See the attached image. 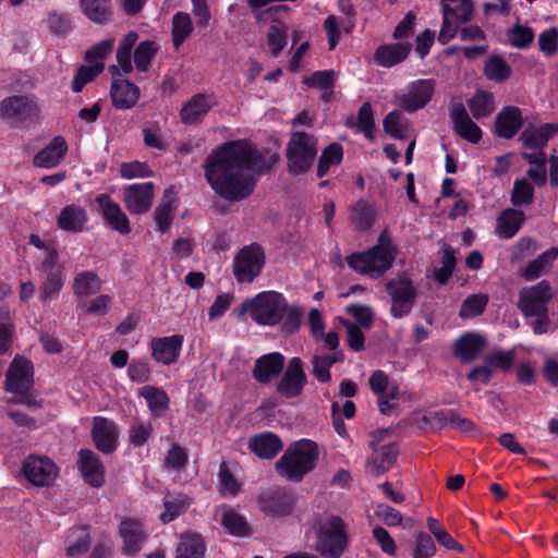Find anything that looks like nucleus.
Segmentation results:
<instances>
[{
    "instance_id": "obj_53",
    "label": "nucleus",
    "mask_w": 558,
    "mask_h": 558,
    "mask_svg": "<svg viewBox=\"0 0 558 558\" xmlns=\"http://www.w3.org/2000/svg\"><path fill=\"white\" fill-rule=\"evenodd\" d=\"M267 44L272 56H278L288 44V27L280 21H275L267 33Z\"/></svg>"
},
{
    "instance_id": "obj_55",
    "label": "nucleus",
    "mask_w": 558,
    "mask_h": 558,
    "mask_svg": "<svg viewBox=\"0 0 558 558\" xmlns=\"http://www.w3.org/2000/svg\"><path fill=\"white\" fill-rule=\"evenodd\" d=\"M165 511L160 514L163 523H169L190 506V501L183 495H167L163 499Z\"/></svg>"
},
{
    "instance_id": "obj_32",
    "label": "nucleus",
    "mask_w": 558,
    "mask_h": 558,
    "mask_svg": "<svg viewBox=\"0 0 558 558\" xmlns=\"http://www.w3.org/2000/svg\"><path fill=\"white\" fill-rule=\"evenodd\" d=\"M68 151L62 136L53 137L50 143L34 157V165L40 168H53L60 163Z\"/></svg>"
},
{
    "instance_id": "obj_7",
    "label": "nucleus",
    "mask_w": 558,
    "mask_h": 558,
    "mask_svg": "<svg viewBox=\"0 0 558 558\" xmlns=\"http://www.w3.org/2000/svg\"><path fill=\"white\" fill-rule=\"evenodd\" d=\"M265 265V253L257 243L242 247L233 259V275L239 283H251Z\"/></svg>"
},
{
    "instance_id": "obj_17",
    "label": "nucleus",
    "mask_w": 558,
    "mask_h": 558,
    "mask_svg": "<svg viewBox=\"0 0 558 558\" xmlns=\"http://www.w3.org/2000/svg\"><path fill=\"white\" fill-rule=\"evenodd\" d=\"M95 202L99 207V213L107 227L122 235L131 233V222L117 202L108 194H99Z\"/></svg>"
},
{
    "instance_id": "obj_2",
    "label": "nucleus",
    "mask_w": 558,
    "mask_h": 558,
    "mask_svg": "<svg viewBox=\"0 0 558 558\" xmlns=\"http://www.w3.org/2000/svg\"><path fill=\"white\" fill-rule=\"evenodd\" d=\"M396 253V246L392 244L388 231L385 230L379 234L375 246L348 255L345 262L357 274L377 279L392 266Z\"/></svg>"
},
{
    "instance_id": "obj_18",
    "label": "nucleus",
    "mask_w": 558,
    "mask_h": 558,
    "mask_svg": "<svg viewBox=\"0 0 558 558\" xmlns=\"http://www.w3.org/2000/svg\"><path fill=\"white\" fill-rule=\"evenodd\" d=\"M38 113V106L27 96H11L0 102V117L7 121L22 123Z\"/></svg>"
},
{
    "instance_id": "obj_16",
    "label": "nucleus",
    "mask_w": 558,
    "mask_h": 558,
    "mask_svg": "<svg viewBox=\"0 0 558 558\" xmlns=\"http://www.w3.org/2000/svg\"><path fill=\"white\" fill-rule=\"evenodd\" d=\"M338 10L345 15L344 19L339 21L336 15H328L324 22V29L330 50H333L340 40V24L345 33H351L355 26L356 11L351 0H339Z\"/></svg>"
},
{
    "instance_id": "obj_31",
    "label": "nucleus",
    "mask_w": 558,
    "mask_h": 558,
    "mask_svg": "<svg viewBox=\"0 0 558 558\" xmlns=\"http://www.w3.org/2000/svg\"><path fill=\"white\" fill-rule=\"evenodd\" d=\"M119 532L126 554L134 555L141 550L145 534L140 521L134 519L122 520Z\"/></svg>"
},
{
    "instance_id": "obj_12",
    "label": "nucleus",
    "mask_w": 558,
    "mask_h": 558,
    "mask_svg": "<svg viewBox=\"0 0 558 558\" xmlns=\"http://www.w3.org/2000/svg\"><path fill=\"white\" fill-rule=\"evenodd\" d=\"M387 429H378L372 433L369 447L373 449V454L367 461V466L374 474H380L388 471L396 462L399 454V448L396 442L383 445L377 448L386 435Z\"/></svg>"
},
{
    "instance_id": "obj_24",
    "label": "nucleus",
    "mask_w": 558,
    "mask_h": 558,
    "mask_svg": "<svg viewBox=\"0 0 558 558\" xmlns=\"http://www.w3.org/2000/svg\"><path fill=\"white\" fill-rule=\"evenodd\" d=\"M486 339L477 332L461 335L453 344V355L462 363L473 362L486 347Z\"/></svg>"
},
{
    "instance_id": "obj_34",
    "label": "nucleus",
    "mask_w": 558,
    "mask_h": 558,
    "mask_svg": "<svg viewBox=\"0 0 558 558\" xmlns=\"http://www.w3.org/2000/svg\"><path fill=\"white\" fill-rule=\"evenodd\" d=\"M87 219V213L82 206L68 205L60 211L57 225L61 230L76 233L84 230Z\"/></svg>"
},
{
    "instance_id": "obj_11",
    "label": "nucleus",
    "mask_w": 558,
    "mask_h": 558,
    "mask_svg": "<svg viewBox=\"0 0 558 558\" xmlns=\"http://www.w3.org/2000/svg\"><path fill=\"white\" fill-rule=\"evenodd\" d=\"M554 290L548 280H542L533 286L523 287L519 291L517 306L525 318L530 314L548 310L553 300Z\"/></svg>"
},
{
    "instance_id": "obj_33",
    "label": "nucleus",
    "mask_w": 558,
    "mask_h": 558,
    "mask_svg": "<svg viewBox=\"0 0 558 558\" xmlns=\"http://www.w3.org/2000/svg\"><path fill=\"white\" fill-rule=\"evenodd\" d=\"M177 210L175 195L171 189H167L160 203L154 210V221L161 233L170 230Z\"/></svg>"
},
{
    "instance_id": "obj_49",
    "label": "nucleus",
    "mask_w": 558,
    "mask_h": 558,
    "mask_svg": "<svg viewBox=\"0 0 558 558\" xmlns=\"http://www.w3.org/2000/svg\"><path fill=\"white\" fill-rule=\"evenodd\" d=\"M442 15L453 16L460 22H469L473 14L471 0H441Z\"/></svg>"
},
{
    "instance_id": "obj_20",
    "label": "nucleus",
    "mask_w": 558,
    "mask_h": 558,
    "mask_svg": "<svg viewBox=\"0 0 558 558\" xmlns=\"http://www.w3.org/2000/svg\"><path fill=\"white\" fill-rule=\"evenodd\" d=\"M449 116L457 135L472 144H476L481 141L482 130L469 116L462 102L452 101Z\"/></svg>"
},
{
    "instance_id": "obj_54",
    "label": "nucleus",
    "mask_w": 558,
    "mask_h": 558,
    "mask_svg": "<svg viewBox=\"0 0 558 558\" xmlns=\"http://www.w3.org/2000/svg\"><path fill=\"white\" fill-rule=\"evenodd\" d=\"M193 31L191 17L187 13L178 12L172 17V41L178 49Z\"/></svg>"
},
{
    "instance_id": "obj_13",
    "label": "nucleus",
    "mask_w": 558,
    "mask_h": 558,
    "mask_svg": "<svg viewBox=\"0 0 558 558\" xmlns=\"http://www.w3.org/2000/svg\"><path fill=\"white\" fill-rule=\"evenodd\" d=\"M307 384V375L304 371V364L300 357L289 360L280 380L276 385V391L279 396L292 399L302 395Z\"/></svg>"
},
{
    "instance_id": "obj_43",
    "label": "nucleus",
    "mask_w": 558,
    "mask_h": 558,
    "mask_svg": "<svg viewBox=\"0 0 558 558\" xmlns=\"http://www.w3.org/2000/svg\"><path fill=\"white\" fill-rule=\"evenodd\" d=\"M469 109L475 120L488 118L496 109L495 97L493 93L477 90L468 101Z\"/></svg>"
},
{
    "instance_id": "obj_42",
    "label": "nucleus",
    "mask_w": 558,
    "mask_h": 558,
    "mask_svg": "<svg viewBox=\"0 0 558 558\" xmlns=\"http://www.w3.org/2000/svg\"><path fill=\"white\" fill-rule=\"evenodd\" d=\"M345 125L356 131L362 132L366 138L373 140V131L375 129V122L373 117V109L369 102H364L357 112V116H351L347 118Z\"/></svg>"
},
{
    "instance_id": "obj_48",
    "label": "nucleus",
    "mask_w": 558,
    "mask_h": 558,
    "mask_svg": "<svg viewBox=\"0 0 558 558\" xmlns=\"http://www.w3.org/2000/svg\"><path fill=\"white\" fill-rule=\"evenodd\" d=\"M14 330L9 306L0 303V355L10 351Z\"/></svg>"
},
{
    "instance_id": "obj_38",
    "label": "nucleus",
    "mask_w": 558,
    "mask_h": 558,
    "mask_svg": "<svg viewBox=\"0 0 558 558\" xmlns=\"http://www.w3.org/2000/svg\"><path fill=\"white\" fill-rule=\"evenodd\" d=\"M138 396L146 400L150 414L155 417L163 416L169 410L170 399L161 388L144 386L140 389Z\"/></svg>"
},
{
    "instance_id": "obj_3",
    "label": "nucleus",
    "mask_w": 558,
    "mask_h": 558,
    "mask_svg": "<svg viewBox=\"0 0 558 558\" xmlns=\"http://www.w3.org/2000/svg\"><path fill=\"white\" fill-rule=\"evenodd\" d=\"M317 460V445L312 440L301 439L288 447L276 461L275 469L284 480L299 483L314 470Z\"/></svg>"
},
{
    "instance_id": "obj_57",
    "label": "nucleus",
    "mask_w": 558,
    "mask_h": 558,
    "mask_svg": "<svg viewBox=\"0 0 558 558\" xmlns=\"http://www.w3.org/2000/svg\"><path fill=\"white\" fill-rule=\"evenodd\" d=\"M105 69V65L101 61L95 62L92 65H82L72 82V89L75 93H78L83 89V87L92 82L98 74H100Z\"/></svg>"
},
{
    "instance_id": "obj_9",
    "label": "nucleus",
    "mask_w": 558,
    "mask_h": 558,
    "mask_svg": "<svg viewBox=\"0 0 558 558\" xmlns=\"http://www.w3.org/2000/svg\"><path fill=\"white\" fill-rule=\"evenodd\" d=\"M257 509L266 517L282 518L292 514L295 496L283 487H272L260 492L256 497Z\"/></svg>"
},
{
    "instance_id": "obj_47",
    "label": "nucleus",
    "mask_w": 558,
    "mask_h": 558,
    "mask_svg": "<svg viewBox=\"0 0 558 558\" xmlns=\"http://www.w3.org/2000/svg\"><path fill=\"white\" fill-rule=\"evenodd\" d=\"M402 109L389 112L383 121L384 131L393 138L403 140L408 131L409 121L403 116Z\"/></svg>"
},
{
    "instance_id": "obj_39",
    "label": "nucleus",
    "mask_w": 558,
    "mask_h": 558,
    "mask_svg": "<svg viewBox=\"0 0 558 558\" xmlns=\"http://www.w3.org/2000/svg\"><path fill=\"white\" fill-rule=\"evenodd\" d=\"M558 132V124L546 123L535 129H525L520 138L525 147L530 149H542L548 140Z\"/></svg>"
},
{
    "instance_id": "obj_5",
    "label": "nucleus",
    "mask_w": 558,
    "mask_h": 558,
    "mask_svg": "<svg viewBox=\"0 0 558 558\" xmlns=\"http://www.w3.org/2000/svg\"><path fill=\"white\" fill-rule=\"evenodd\" d=\"M288 310L287 299L276 291H264L242 303L240 315L247 313L258 325L275 326Z\"/></svg>"
},
{
    "instance_id": "obj_10",
    "label": "nucleus",
    "mask_w": 558,
    "mask_h": 558,
    "mask_svg": "<svg viewBox=\"0 0 558 558\" xmlns=\"http://www.w3.org/2000/svg\"><path fill=\"white\" fill-rule=\"evenodd\" d=\"M435 92L433 80H416L409 83L402 90L393 96V104L408 113L424 108Z\"/></svg>"
},
{
    "instance_id": "obj_1",
    "label": "nucleus",
    "mask_w": 558,
    "mask_h": 558,
    "mask_svg": "<svg viewBox=\"0 0 558 558\" xmlns=\"http://www.w3.org/2000/svg\"><path fill=\"white\" fill-rule=\"evenodd\" d=\"M262 154L246 141H231L217 147L204 166L211 189L226 201L248 197L263 172Z\"/></svg>"
},
{
    "instance_id": "obj_56",
    "label": "nucleus",
    "mask_w": 558,
    "mask_h": 558,
    "mask_svg": "<svg viewBox=\"0 0 558 558\" xmlns=\"http://www.w3.org/2000/svg\"><path fill=\"white\" fill-rule=\"evenodd\" d=\"M515 361V350L502 351L495 350L484 357V363L488 365V367L499 369L501 372H509Z\"/></svg>"
},
{
    "instance_id": "obj_41",
    "label": "nucleus",
    "mask_w": 558,
    "mask_h": 558,
    "mask_svg": "<svg viewBox=\"0 0 558 558\" xmlns=\"http://www.w3.org/2000/svg\"><path fill=\"white\" fill-rule=\"evenodd\" d=\"M220 523L222 526L234 536H247L250 534V526L243 515L235 509L223 506L219 509Z\"/></svg>"
},
{
    "instance_id": "obj_36",
    "label": "nucleus",
    "mask_w": 558,
    "mask_h": 558,
    "mask_svg": "<svg viewBox=\"0 0 558 558\" xmlns=\"http://www.w3.org/2000/svg\"><path fill=\"white\" fill-rule=\"evenodd\" d=\"M82 13L93 23L106 25L112 19L111 0H78Z\"/></svg>"
},
{
    "instance_id": "obj_58",
    "label": "nucleus",
    "mask_w": 558,
    "mask_h": 558,
    "mask_svg": "<svg viewBox=\"0 0 558 558\" xmlns=\"http://www.w3.org/2000/svg\"><path fill=\"white\" fill-rule=\"evenodd\" d=\"M440 263L441 267L435 271L434 278L439 284H445L452 276L456 267V252L451 246H445Z\"/></svg>"
},
{
    "instance_id": "obj_21",
    "label": "nucleus",
    "mask_w": 558,
    "mask_h": 558,
    "mask_svg": "<svg viewBox=\"0 0 558 558\" xmlns=\"http://www.w3.org/2000/svg\"><path fill=\"white\" fill-rule=\"evenodd\" d=\"M183 341L182 335L153 338L149 342L153 359L163 365L175 363L180 357Z\"/></svg>"
},
{
    "instance_id": "obj_37",
    "label": "nucleus",
    "mask_w": 558,
    "mask_h": 558,
    "mask_svg": "<svg viewBox=\"0 0 558 558\" xmlns=\"http://www.w3.org/2000/svg\"><path fill=\"white\" fill-rule=\"evenodd\" d=\"M524 220L522 210L507 208L497 219L496 232L502 239H511L521 229Z\"/></svg>"
},
{
    "instance_id": "obj_61",
    "label": "nucleus",
    "mask_w": 558,
    "mask_h": 558,
    "mask_svg": "<svg viewBox=\"0 0 558 558\" xmlns=\"http://www.w3.org/2000/svg\"><path fill=\"white\" fill-rule=\"evenodd\" d=\"M219 490L223 496H235L241 489V483L234 477L228 468L227 462L222 461L219 465Z\"/></svg>"
},
{
    "instance_id": "obj_50",
    "label": "nucleus",
    "mask_w": 558,
    "mask_h": 558,
    "mask_svg": "<svg viewBox=\"0 0 558 558\" xmlns=\"http://www.w3.org/2000/svg\"><path fill=\"white\" fill-rule=\"evenodd\" d=\"M343 158V148L339 143L329 144L319 156L317 166V175L323 178L327 174L331 166H337Z\"/></svg>"
},
{
    "instance_id": "obj_19",
    "label": "nucleus",
    "mask_w": 558,
    "mask_h": 558,
    "mask_svg": "<svg viewBox=\"0 0 558 558\" xmlns=\"http://www.w3.org/2000/svg\"><path fill=\"white\" fill-rule=\"evenodd\" d=\"M155 185L153 182L136 183L123 189V201L132 215L147 213L153 204Z\"/></svg>"
},
{
    "instance_id": "obj_45",
    "label": "nucleus",
    "mask_w": 558,
    "mask_h": 558,
    "mask_svg": "<svg viewBox=\"0 0 558 558\" xmlns=\"http://www.w3.org/2000/svg\"><path fill=\"white\" fill-rule=\"evenodd\" d=\"M350 220L355 230H368L375 221V213L373 207L366 201H357L351 209Z\"/></svg>"
},
{
    "instance_id": "obj_4",
    "label": "nucleus",
    "mask_w": 558,
    "mask_h": 558,
    "mask_svg": "<svg viewBox=\"0 0 558 558\" xmlns=\"http://www.w3.org/2000/svg\"><path fill=\"white\" fill-rule=\"evenodd\" d=\"M314 550L324 558H341L349 548L348 525L339 515L316 520Z\"/></svg>"
},
{
    "instance_id": "obj_30",
    "label": "nucleus",
    "mask_w": 558,
    "mask_h": 558,
    "mask_svg": "<svg viewBox=\"0 0 558 558\" xmlns=\"http://www.w3.org/2000/svg\"><path fill=\"white\" fill-rule=\"evenodd\" d=\"M412 46L409 43H396L379 46L375 53V62L384 68H392L407 59Z\"/></svg>"
},
{
    "instance_id": "obj_25",
    "label": "nucleus",
    "mask_w": 558,
    "mask_h": 558,
    "mask_svg": "<svg viewBox=\"0 0 558 558\" xmlns=\"http://www.w3.org/2000/svg\"><path fill=\"white\" fill-rule=\"evenodd\" d=\"M140 88L129 80L114 78L110 86L112 106L119 110L134 107L140 99Z\"/></svg>"
},
{
    "instance_id": "obj_52",
    "label": "nucleus",
    "mask_w": 558,
    "mask_h": 558,
    "mask_svg": "<svg viewBox=\"0 0 558 558\" xmlns=\"http://www.w3.org/2000/svg\"><path fill=\"white\" fill-rule=\"evenodd\" d=\"M43 282L40 284L39 299L43 302L56 299L64 283V272H50L41 275Z\"/></svg>"
},
{
    "instance_id": "obj_64",
    "label": "nucleus",
    "mask_w": 558,
    "mask_h": 558,
    "mask_svg": "<svg viewBox=\"0 0 558 558\" xmlns=\"http://www.w3.org/2000/svg\"><path fill=\"white\" fill-rule=\"evenodd\" d=\"M47 24L50 33L57 36H63L73 28L72 21L66 13L51 11L47 17Z\"/></svg>"
},
{
    "instance_id": "obj_29",
    "label": "nucleus",
    "mask_w": 558,
    "mask_h": 558,
    "mask_svg": "<svg viewBox=\"0 0 558 558\" xmlns=\"http://www.w3.org/2000/svg\"><path fill=\"white\" fill-rule=\"evenodd\" d=\"M214 106L213 97L206 94L194 95L181 109L180 117L183 123H199Z\"/></svg>"
},
{
    "instance_id": "obj_35",
    "label": "nucleus",
    "mask_w": 558,
    "mask_h": 558,
    "mask_svg": "<svg viewBox=\"0 0 558 558\" xmlns=\"http://www.w3.org/2000/svg\"><path fill=\"white\" fill-rule=\"evenodd\" d=\"M248 448L262 459H272L282 449V442L276 434L266 432L253 436Z\"/></svg>"
},
{
    "instance_id": "obj_28",
    "label": "nucleus",
    "mask_w": 558,
    "mask_h": 558,
    "mask_svg": "<svg viewBox=\"0 0 558 558\" xmlns=\"http://www.w3.org/2000/svg\"><path fill=\"white\" fill-rule=\"evenodd\" d=\"M558 258V246H551L524 268L519 270L520 276L526 281H533L550 271L553 263Z\"/></svg>"
},
{
    "instance_id": "obj_59",
    "label": "nucleus",
    "mask_w": 558,
    "mask_h": 558,
    "mask_svg": "<svg viewBox=\"0 0 558 558\" xmlns=\"http://www.w3.org/2000/svg\"><path fill=\"white\" fill-rule=\"evenodd\" d=\"M157 50L158 48L154 41H142L134 51V62L136 69L142 72L148 71Z\"/></svg>"
},
{
    "instance_id": "obj_8",
    "label": "nucleus",
    "mask_w": 558,
    "mask_h": 558,
    "mask_svg": "<svg viewBox=\"0 0 558 558\" xmlns=\"http://www.w3.org/2000/svg\"><path fill=\"white\" fill-rule=\"evenodd\" d=\"M386 292L391 299L392 317L402 318L411 313L416 303L417 291L410 278L400 276L389 280L386 283Z\"/></svg>"
},
{
    "instance_id": "obj_44",
    "label": "nucleus",
    "mask_w": 558,
    "mask_h": 558,
    "mask_svg": "<svg viewBox=\"0 0 558 558\" xmlns=\"http://www.w3.org/2000/svg\"><path fill=\"white\" fill-rule=\"evenodd\" d=\"M66 555L77 558L84 555L89 548V532L85 526H74L69 530L66 537Z\"/></svg>"
},
{
    "instance_id": "obj_22",
    "label": "nucleus",
    "mask_w": 558,
    "mask_h": 558,
    "mask_svg": "<svg viewBox=\"0 0 558 558\" xmlns=\"http://www.w3.org/2000/svg\"><path fill=\"white\" fill-rule=\"evenodd\" d=\"M117 424L104 416L93 418L92 438L96 448L102 453H112L118 447Z\"/></svg>"
},
{
    "instance_id": "obj_62",
    "label": "nucleus",
    "mask_w": 558,
    "mask_h": 558,
    "mask_svg": "<svg viewBox=\"0 0 558 558\" xmlns=\"http://www.w3.org/2000/svg\"><path fill=\"white\" fill-rule=\"evenodd\" d=\"M154 432L153 425L149 422L134 421L129 428V442L134 447L144 446Z\"/></svg>"
},
{
    "instance_id": "obj_46",
    "label": "nucleus",
    "mask_w": 558,
    "mask_h": 558,
    "mask_svg": "<svg viewBox=\"0 0 558 558\" xmlns=\"http://www.w3.org/2000/svg\"><path fill=\"white\" fill-rule=\"evenodd\" d=\"M101 289V280L94 271H82L73 281V292L77 296L95 294Z\"/></svg>"
},
{
    "instance_id": "obj_26",
    "label": "nucleus",
    "mask_w": 558,
    "mask_h": 558,
    "mask_svg": "<svg viewBox=\"0 0 558 558\" xmlns=\"http://www.w3.org/2000/svg\"><path fill=\"white\" fill-rule=\"evenodd\" d=\"M284 366V356L280 352L264 354L255 361L253 377L259 384H269Z\"/></svg>"
},
{
    "instance_id": "obj_40",
    "label": "nucleus",
    "mask_w": 558,
    "mask_h": 558,
    "mask_svg": "<svg viewBox=\"0 0 558 558\" xmlns=\"http://www.w3.org/2000/svg\"><path fill=\"white\" fill-rule=\"evenodd\" d=\"M206 546L199 534L186 532L180 537L175 558H204Z\"/></svg>"
},
{
    "instance_id": "obj_15",
    "label": "nucleus",
    "mask_w": 558,
    "mask_h": 558,
    "mask_svg": "<svg viewBox=\"0 0 558 558\" xmlns=\"http://www.w3.org/2000/svg\"><path fill=\"white\" fill-rule=\"evenodd\" d=\"M34 368L29 360L15 356L7 371L5 389L13 393H26L34 385Z\"/></svg>"
},
{
    "instance_id": "obj_14",
    "label": "nucleus",
    "mask_w": 558,
    "mask_h": 558,
    "mask_svg": "<svg viewBox=\"0 0 558 558\" xmlns=\"http://www.w3.org/2000/svg\"><path fill=\"white\" fill-rule=\"evenodd\" d=\"M22 470L27 481L38 487L52 485L58 476L57 465L44 456H28L23 461Z\"/></svg>"
},
{
    "instance_id": "obj_6",
    "label": "nucleus",
    "mask_w": 558,
    "mask_h": 558,
    "mask_svg": "<svg viewBox=\"0 0 558 558\" xmlns=\"http://www.w3.org/2000/svg\"><path fill=\"white\" fill-rule=\"evenodd\" d=\"M317 138L303 131L291 132L286 148L287 168L290 174L307 172L317 156Z\"/></svg>"
},
{
    "instance_id": "obj_63",
    "label": "nucleus",
    "mask_w": 558,
    "mask_h": 558,
    "mask_svg": "<svg viewBox=\"0 0 558 558\" xmlns=\"http://www.w3.org/2000/svg\"><path fill=\"white\" fill-rule=\"evenodd\" d=\"M534 197V189L526 180H515L511 192V203L515 207L531 204Z\"/></svg>"
},
{
    "instance_id": "obj_51",
    "label": "nucleus",
    "mask_w": 558,
    "mask_h": 558,
    "mask_svg": "<svg viewBox=\"0 0 558 558\" xmlns=\"http://www.w3.org/2000/svg\"><path fill=\"white\" fill-rule=\"evenodd\" d=\"M511 73V66L499 56L489 57L484 64V74L490 81L504 82Z\"/></svg>"
},
{
    "instance_id": "obj_23",
    "label": "nucleus",
    "mask_w": 558,
    "mask_h": 558,
    "mask_svg": "<svg viewBox=\"0 0 558 558\" xmlns=\"http://www.w3.org/2000/svg\"><path fill=\"white\" fill-rule=\"evenodd\" d=\"M78 469L86 483L93 487H100L105 483V466L99 457L90 449H81L78 452Z\"/></svg>"
},
{
    "instance_id": "obj_27",
    "label": "nucleus",
    "mask_w": 558,
    "mask_h": 558,
    "mask_svg": "<svg viewBox=\"0 0 558 558\" xmlns=\"http://www.w3.org/2000/svg\"><path fill=\"white\" fill-rule=\"evenodd\" d=\"M523 123L521 110L514 106L505 107L495 119V134L502 138H512Z\"/></svg>"
},
{
    "instance_id": "obj_60",
    "label": "nucleus",
    "mask_w": 558,
    "mask_h": 558,
    "mask_svg": "<svg viewBox=\"0 0 558 558\" xmlns=\"http://www.w3.org/2000/svg\"><path fill=\"white\" fill-rule=\"evenodd\" d=\"M488 295L472 294L468 296L460 308L459 315L462 318H471L481 315L488 304Z\"/></svg>"
}]
</instances>
